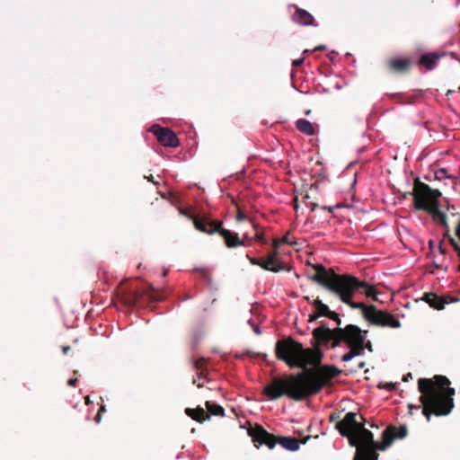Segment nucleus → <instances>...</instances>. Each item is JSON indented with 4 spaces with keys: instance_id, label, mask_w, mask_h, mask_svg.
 <instances>
[{
    "instance_id": "obj_17",
    "label": "nucleus",
    "mask_w": 460,
    "mask_h": 460,
    "mask_svg": "<svg viewBox=\"0 0 460 460\" xmlns=\"http://www.w3.org/2000/svg\"><path fill=\"white\" fill-rule=\"evenodd\" d=\"M192 365L194 368L199 371L197 377L193 378V384H196L199 388L203 387V384L198 383V379L205 378L207 379L208 368H207V359L204 358H199L192 361Z\"/></svg>"
},
{
    "instance_id": "obj_49",
    "label": "nucleus",
    "mask_w": 460,
    "mask_h": 460,
    "mask_svg": "<svg viewBox=\"0 0 460 460\" xmlns=\"http://www.w3.org/2000/svg\"><path fill=\"white\" fill-rule=\"evenodd\" d=\"M310 113H311V111H310V110H308V111H305V114H306V115H309Z\"/></svg>"
},
{
    "instance_id": "obj_21",
    "label": "nucleus",
    "mask_w": 460,
    "mask_h": 460,
    "mask_svg": "<svg viewBox=\"0 0 460 460\" xmlns=\"http://www.w3.org/2000/svg\"><path fill=\"white\" fill-rule=\"evenodd\" d=\"M312 305L314 308V312L320 317H322V316H326L327 317V315L331 312L329 306L327 305L323 304V301L321 299H319V297H317L316 299H314L312 302Z\"/></svg>"
},
{
    "instance_id": "obj_29",
    "label": "nucleus",
    "mask_w": 460,
    "mask_h": 460,
    "mask_svg": "<svg viewBox=\"0 0 460 460\" xmlns=\"http://www.w3.org/2000/svg\"><path fill=\"white\" fill-rule=\"evenodd\" d=\"M267 256H272L274 260H280L279 256V251L278 250H272L268 253Z\"/></svg>"
},
{
    "instance_id": "obj_4",
    "label": "nucleus",
    "mask_w": 460,
    "mask_h": 460,
    "mask_svg": "<svg viewBox=\"0 0 460 460\" xmlns=\"http://www.w3.org/2000/svg\"><path fill=\"white\" fill-rule=\"evenodd\" d=\"M450 380L437 375L433 378H420L418 389L421 394L420 402L422 405V414L429 421L431 415L446 416L454 408V388L449 387Z\"/></svg>"
},
{
    "instance_id": "obj_9",
    "label": "nucleus",
    "mask_w": 460,
    "mask_h": 460,
    "mask_svg": "<svg viewBox=\"0 0 460 460\" xmlns=\"http://www.w3.org/2000/svg\"><path fill=\"white\" fill-rule=\"evenodd\" d=\"M361 311L364 318L373 325L389 328L401 327L400 321L392 314L386 311L377 310L373 305H364Z\"/></svg>"
},
{
    "instance_id": "obj_3",
    "label": "nucleus",
    "mask_w": 460,
    "mask_h": 460,
    "mask_svg": "<svg viewBox=\"0 0 460 460\" xmlns=\"http://www.w3.org/2000/svg\"><path fill=\"white\" fill-rule=\"evenodd\" d=\"M315 270L312 280L317 282L331 293L336 295L342 303L353 309H361L364 303L352 300L356 291L362 289V292L374 301H378V293L366 281H361L349 274H337L332 269L326 270L322 264L313 265Z\"/></svg>"
},
{
    "instance_id": "obj_52",
    "label": "nucleus",
    "mask_w": 460,
    "mask_h": 460,
    "mask_svg": "<svg viewBox=\"0 0 460 460\" xmlns=\"http://www.w3.org/2000/svg\"><path fill=\"white\" fill-rule=\"evenodd\" d=\"M166 275H167V270H165V271L164 272V277H165Z\"/></svg>"
},
{
    "instance_id": "obj_51",
    "label": "nucleus",
    "mask_w": 460,
    "mask_h": 460,
    "mask_svg": "<svg viewBox=\"0 0 460 460\" xmlns=\"http://www.w3.org/2000/svg\"><path fill=\"white\" fill-rule=\"evenodd\" d=\"M305 199H309V195L306 194L305 197H304Z\"/></svg>"
},
{
    "instance_id": "obj_16",
    "label": "nucleus",
    "mask_w": 460,
    "mask_h": 460,
    "mask_svg": "<svg viewBox=\"0 0 460 460\" xmlns=\"http://www.w3.org/2000/svg\"><path fill=\"white\" fill-rule=\"evenodd\" d=\"M293 7L295 8V13L292 15V21L294 22L303 26L317 25L315 23L314 16L306 10L299 8L296 5H293Z\"/></svg>"
},
{
    "instance_id": "obj_19",
    "label": "nucleus",
    "mask_w": 460,
    "mask_h": 460,
    "mask_svg": "<svg viewBox=\"0 0 460 460\" xmlns=\"http://www.w3.org/2000/svg\"><path fill=\"white\" fill-rule=\"evenodd\" d=\"M185 413L192 420L200 423H202L203 421L209 418V414H208L201 407H197L195 409L186 408Z\"/></svg>"
},
{
    "instance_id": "obj_39",
    "label": "nucleus",
    "mask_w": 460,
    "mask_h": 460,
    "mask_svg": "<svg viewBox=\"0 0 460 460\" xmlns=\"http://www.w3.org/2000/svg\"><path fill=\"white\" fill-rule=\"evenodd\" d=\"M106 411V408L104 405H102L98 411V413H101L102 414V412H105Z\"/></svg>"
},
{
    "instance_id": "obj_48",
    "label": "nucleus",
    "mask_w": 460,
    "mask_h": 460,
    "mask_svg": "<svg viewBox=\"0 0 460 460\" xmlns=\"http://www.w3.org/2000/svg\"><path fill=\"white\" fill-rule=\"evenodd\" d=\"M323 208H324V209H328L330 212H332V208H326V207H324Z\"/></svg>"
},
{
    "instance_id": "obj_28",
    "label": "nucleus",
    "mask_w": 460,
    "mask_h": 460,
    "mask_svg": "<svg viewBox=\"0 0 460 460\" xmlns=\"http://www.w3.org/2000/svg\"><path fill=\"white\" fill-rule=\"evenodd\" d=\"M282 244L281 241L279 239H274L272 242V250H278L279 246Z\"/></svg>"
},
{
    "instance_id": "obj_33",
    "label": "nucleus",
    "mask_w": 460,
    "mask_h": 460,
    "mask_svg": "<svg viewBox=\"0 0 460 460\" xmlns=\"http://www.w3.org/2000/svg\"><path fill=\"white\" fill-rule=\"evenodd\" d=\"M77 378H70L68 381H67V385H70V386H75L77 383Z\"/></svg>"
},
{
    "instance_id": "obj_23",
    "label": "nucleus",
    "mask_w": 460,
    "mask_h": 460,
    "mask_svg": "<svg viewBox=\"0 0 460 460\" xmlns=\"http://www.w3.org/2000/svg\"><path fill=\"white\" fill-rule=\"evenodd\" d=\"M196 271H199L201 277L206 280H210L211 273L210 270L207 268H197Z\"/></svg>"
},
{
    "instance_id": "obj_12",
    "label": "nucleus",
    "mask_w": 460,
    "mask_h": 460,
    "mask_svg": "<svg viewBox=\"0 0 460 460\" xmlns=\"http://www.w3.org/2000/svg\"><path fill=\"white\" fill-rule=\"evenodd\" d=\"M150 131L156 137L157 141L164 146L177 147L180 145L176 134L169 128H163L160 125H154Z\"/></svg>"
},
{
    "instance_id": "obj_32",
    "label": "nucleus",
    "mask_w": 460,
    "mask_h": 460,
    "mask_svg": "<svg viewBox=\"0 0 460 460\" xmlns=\"http://www.w3.org/2000/svg\"><path fill=\"white\" fill-rule=\"evenodd\" d=\"M365 349H368L369 351L373 350L371 341H367V339L365 340Z\"/></svg>"
},
{
    "instance_id": "obj_1",
    "label": "nucleus",
    "mask_w": 460,
    "mask_h": 460,
    "mask_svg": "<svg viewBox=\"0 0 460 460\" xmlns=\"http://www.w3.org/2000/svg\"><path fill=\"white\" fill-rule=\"evenodd\" d=\"M275 356L289 367L302 368L303 371L272 377L262 390V394L270 401L283 396L296 402L303 401L318 394L341 373L335 366H321L323 355L318 348L305 349L290 336L276 342Z\"/></svg>"
},
{
    "instance_id": "obj_43",
    "label": "nucleus",
    "mask_w": 460,
    "mask_h": 460,
    "mask_svg": "<svg viewBox=\"0 0 460 460\" xmlns=\"http://www.w3.org/2000/svg\"><path fill=\"white\" fill-rule=\"evenodd\" d=\"M146 178L147 179V181H152V182L155 183V181H154V177H153V175L146 176Z\"/></svg>"
},
{
    "instance_id": "obj_27",
    "label": "nucleus",
    "mask_w": 460,
    "mask_h": 460,
    "mask_svg": "<svg viewBox=\"0 0 460 460\" xmlns=\"http://www.w3.org/2000/svg\"><path fill=\"white\" fill-rule=\"evenodd\" d=\"M236 219H237V221H243L245 219H248V217L240 209H238V212H237V215H236Z\"/></svg>"
},
{
    "instance_id": "obj_25",
    "label": "nucleus",
    "mask_w": 460,
    "mask_h": 460,
    "mask_svg": "<svg viewBox=\"0 0 460 460\" xmlns=\"http://www.w3.org/2000/svg\"><path fill=\"white\" fill-rule=\"evenodd\" d=\"M449 243L454 247L455 251L457 252V255L460 256V244L452 236H449Z\"/></svg>"
},
{
    "instance_id": "obj_2",
    "label": "nucleus",
    "mask_w": 460,
    "mask_h": 460,
    "mask_svg": "<svg viewBox=\"0 0 460 460\" xmlns=\"http://www.w3.org/2000/svg\"><path fill=\"white\" fill-rule=\"evenodd\" d=\"M357 416V413L349 411L335 425L340 434L348 438L349 444L357 447L353 460H377L379 455L376 450L384 451L395 439H402L408 435L405 425H390L382 433V442L375 441L373 433L364 426L363 416H359L362 421H358Z\"/></svg>"
},
{
    "instance_id": "obj_20",
    "label": "nucleus",
    "mask_w": 460,
    "mask_h": 460,
    "mask_svg": "<svg viewBox=\"0 0 460 460\" xmlns=\"http://www.w3.org/2000/svg\"><path fill=\"white\" fill-rule=\"evenodd\" d=\"M296 127L300 132H302L307 136H313L315 134L314 126L307 119H297L296 121Z\"/></svg>"
},
{
    "instance_id": "obj_14",
    "label": "nucleus",
    "mask_w": 460,
    "mask_h": 460,
    "mask_svg": "<svg viewBox=\"0 0 460 460\" xmlns=\"http://www.w3.org/2000/svg\"><path fill=\"white\" fill-rule=\"evenodd\" d=\"M422 300L425 301L430 307L436 310H441L445 307V305L456 302L457 298H452L450 296H438L435 293H424Z\"/></svg>"
},
{
    "instance_id": "obj_11",
    "label": "nucleus",
    "mask_w": 460,
    "mask_h": 460,
    "mask_svg": "<svg viewBox=\"0 0 460 460\" xmlns=\"http://www.w3.org/2000/svg\"><path fill=\"white\" fill-rule=\"evenodd\" d=\"M246 257L251 262V264L260 266L261 269L268 271L278 273L280 271L289 270V268L288 267L287 263H285L281 260H274L272 256H266L264 258H254L247 254Z\"/></svg>"
},
{
    "instance_id": "obj_53",
    "label": "nucleus",
    "mask_w": 460,
    "mask_h": 460,
    "mask_svg": "<svg viewBox=\"0 0 460 460\" xmlns=\"http://www.w3.org/2000/svg\"><path fill=\"white\" fill-rule=\"evenodd\" d=\"M86 402H90L89 397H86Z\"/></svg>"
},
{
    "instance_id": "obj_35",
    "label": "nucleus",
    "mask_w": 460,
    "mask_h": 460,
    "mask_svg": "<svg viewBox=\"0 0 460 460\" xmlns=\"http://www.w3.org/2000/svg\"><path fill=\"white\" fill-rule=\"evenodd\" d=\"M282 243H288V235L283 236L281 239H279Z\"/></svg>"
},
{
    "instance_id": "obj_6",
    "label": "nucleus",
    "mask_w": 460,
    "mask_h": 460,
    "mask_svg": "<svg viewBox=\"0 0 460 460\" xmlns=\"http://www.w3.org/2000/svg\"><path fill=\"white\" fill-rule=\"evenodd\" d=\"M336 332L339 336L332 348L338 347L341 342H344L349 348V351L341 357V361L348 362L353 358L364 354L367 331H363L354 324H348L344 328L336 327Z\"/></svg>"
},
{
    "instance_id": "obj_54",
    "label": "nucleus",
    "mask_w": 460,
    "mask_h": 460,
    "mask_svg": "<svg viewBox=\"0 0 460 460\" xmlns=\"http://www.w3.org/2000/svg\"><path fill=\"white\" fill-rule=\"evenodd\" d=\"M458 257L460 258V256H458ZM458 270H459V271H460V264H459Z\"/></svg>"
},
{
    "instance_id": "obj_10",
    "label": "nucleus",
    "mask_w": 460,
    "mask_h": 460,
    "mask_svg": "<svg viewBox=\"0 0 460 460\" xmlns=\"http://www.w3.org/2000/svg\"><path fill=\"white\" fill-rule=\"evenodd\" d=\"M118 296L120 301L128 307L141 304L145 297L149 300H155L150 289H144L140 291L124 288L122 285L119 288Z\"/></svg>"
},
{
    "instance_id": "obj_18",
    "label": "nucleus",
    "mask_w": 460,
    "mask_h": 460,
    "mask_svg": "<svg viewBox=\"0 0 460 460\" xmlns=\"http://www.w3.org/2000/svg\"><path fill=\"white\" fill-rule=\"evenodd\" d=\"M444 56V54H438V53H427L423 54L420 60L419 65L423 66L428 70H432L435 68L438 60Z\"/></svg>"
},
{
    "instance_id": "obj_8",
    "label": "nucleus",
    "mask_w": 460,
    "mask_h": 460,
    "mask_svg": "<svg viewBox=\"0 0 460 460\" xmlns=\"http://www.w3.org/2000/svg\"><path fill=\"white\" fill-rule=\"evenodd\" d=\"M193 224L200 232L212 234L218 233L225 240L226 245L228 248H234L240 245H243V241L240 240L236 233H233L230 230L222 228V222L213 221L208 217H191Z\"/></svg>"
},
{
    "instance_id": "obj_50",
    "label": "nucleus",
    "mask_w": 460,
    "mask_h": 460,
    "mask_svg": "<svg viewBox=\"0 0 460 460\" xmlns=\"http://www.w3.org/2000/svg\"><path fill=\"white\" fill-rule=\"evenodd\" d=\"M311 188H316V183L311 184Z\"/></svg>"
},
{
    "instance_id": "obj_13",
    "label": "nucleus",
    "mask_w": 460,
    "mask_h": 460,
    "mask_svg": "<svg viewBox=\"0 0 460 460\" xmlns=\"http://www.w3.org/2000/svg\"><path fill=\"white\" fill-rule=\"evenodd\" d=\"M338 333L336 328L330 329L324 325L315 328L313 331V337L318 345L332 348V345L338 340Z\"/></svg>"
},
{
    "instance_id": "obj_30",
    "label": "nucleus",
    "mask_w": 460,
    "mask_h": 460,
    "mask_svg": "<svg viewBox=\"0 0 460 460\" xmlns=\"http://www.w3.org/2000/svg\"><path fill=\"white\" fill-rule=\"evenodd\" d=\"M304 58L295 59L292 63L293 66L298 67L304 63Z\"/></svg>"
},
{
    "instance_id": "obj_45",
    "label": "nucleus",
    "mask_w": 460,
    "mask_h": 460,
    "mask_svg": "<svg viewBox=\"0 0 460 460\" xmlns=\"http://www.w3.org/2000/svg\"><path fill=\"white\" fill-rule=\"evenodd\" d=\"M365 366H366V363H365V362H360V363L358 364V367H359V368H363Z\"/></svg>"
},
{
    "instance_id": "obj_42",
    "label": "nucleus",
    "mask_w": 460,
    "mask_h": 460,
    "mask_svg": "<svg viewBox=\"0 0 460 460\" xmlns=\"http://www.w3.org/2000/svg\"><path fill=\"white\" fill-rule=\"evenodd\" d=\"M310 206H311V210H312V211H314V210L317 208V204H316V203H314V202H312V203L310 204Z\"/></svg>"
},
{
    "instance_id": "obj_5",
    "label": "nucleus",
    "mask_w": 460,
    "mask_h": 460,
    "mask_svg": "<svg viewBox=\"0 0 460 460\" xmlns=\"http://www.w3.org/2000/svg\"><path fill=\"white\" fill-rule=\"evenodd\" d=\"M410 194L413 197L415 209L427 212L435 222L447 228V216L439 210L438 198L441 192L438 190L431 189L417 178L414 180L413 190Z\"/></svg>"
},
{
    "instance_id": "obj_41",
    "label": "nucleus",
    "mask_w": 460,
    "mask_h": 460,
    "mask_svg": "<svg viewBox=\"0 0 460 460\" xmlns=\"http://www.w3.org/2000/svg\"><path fill=\"white\" fill-rule=\"evenodd\" d=\"M337 419H339V416L338 415L336 416L334 413L332 414L331 417H330L331 421H333V420H335Z\"/></svg>"
},
{
    "instance_id": "obj_22",
    "label": "nucleus",
    "mask_w": 460,
    "mask_h": 460,
    "mask_svg": "<svg viewBox=\"0 0 460 460\" xmlns=\"http://www.w3.org/2000/svg\"><path fill=\"white\" fill-rule=\"evenodd\" d=\"M206 408L210 415L214 416H224L225 415V410L222 406L214 403L210 401H207L205 402Z\"/></svg>"
},
{
    "instance_id": "obj_36",
    "label": "nucleus",
    "mask_w": 460,
    "mask_h": 460,
    "mask_svg": "<svg viewBox=\"0 0 460 460\" xmlns=\"http://www.w3.org/2000/svg\"><path fill=\"white\" fill-rule=\"evenodd\" d=\"M101 419H102V414L101 413H98L96 414L95 418H94V420L99 423L101 421Z\"/></svg>"
},
{
    "instance_id": "obj_26",
    "label": "nucleus",
    "mask_w": 460,
    "mask_h": 460,
    "mask_svg": "<svg viewBox=\"0 0 460 460\" xmlns=\"http://www.w3.org/2000/svg\"><path fill=\"white\" fill-rule=\"evenodd\" d=\"M255 239L257 242H259L262 244L267 243V240L265 239L263 233H261V232L256 233Z\"/></svg>"
},
{
    "instance_id": "obj_15",
    "label": "nucleus",
    "mask_w": 460,
    "mask_h": 460,
    "mask_svg": "<svg viewBox=\"0 0 460 460\" xmlns=\"http://www.w3.org/2000/svg\"><path fill=\"white\" fill-rule=\"evenodd\" d=\"M411 66V61L406 58H394L387 61V67L391 72L396 74H404L409 72Z\"/></svg>"
},
{
    "instance_id": "obj_7",
    "label": "nucleus",
    "mask_w": 460,
    "mask_h": 460,
    "mask_svg": "<svg viewBox=\"0 0 460 460\" xmlns=\"http://www.w3.org/2000/svg\"><path fill=\"white\" fill-rule=\"evenodd\" d=\"M250 436L252 438L253 443L258 447L259 446L265 445L269 448L272 449L277 443L280 444L285 449L289 451H296L299 448L300 443L305 444L311 436H307L305 439L299 441L296 438L292 437H282L275 436L268 432L261 426L256 425L249 431Z\"/></svg>"
},
{
    "instance_id": "obj_37",
    "label": "nucleus",
    "mask_w": 460,
    "mask_h": 460,
    "mask_svg": "<svg viewBox=\"0 0 460 460\" xmlns=\"http://www.w3.org/2000/svg\"><path fill=\"white\" fill-rule=\"evenodd\" d=\"M323 49H325V46L320 45V46H317L314 50V51H321V50H323Z\"/></svg>"
},
{
    "instance_id": "obj_31",
    "label": "nucleus",
    "mask_w": 460,
    "mask_h": 460,
    "mask_svg": "<svg viewBox=\"0 0 460 460\" xmlns=\"http://www.w3.org/2000/svg\"><path fill=\"white\" fill-rule=\"evenodd\" d=\"M320 316L314 312V314L309 315V322H314L316 321Z\"/></svg>"
},
{
    "instance_id": "obj_34",
    "label": "nucleus",
    "mask_w": 460,
    "mask_h": 460,
    "mask_svg": "<svg viewBox=\"0 0 460 460\" xmlns=\"http://www.w3.org/2000/svg\"><path fill=\"white\" fill-rule=\"evenodd\" d=\"M410 379H412L411 373H408V374L404 375L402 377V381H404V382H408Z\"/></svg>"
},
{
    "instance_id": "obj_46",
    "label": "nucleus",
    "mask_w": 460,
    "mask_h": 460,
    "mask_svg": "<svg viewBox=\"0 0 460 460\" xmlns=\"http://www.w3.org/2000/svg\"><path fill=\"white\" fill-rule=\"evenodd\" d=\"M439 251H440L441 253H445L446 252L441 244L439 245Z\"/></svg>"
},
{
    "instance_id": "obj_40",
    "label": "nucleus",
    "mask_w": 460,
    "mask_h": 460,
    "mask_svg": "<svg viewBox=\"0 0 460 460\" xmlns=\"http://www.w3.org/2000/svg\"><path fill=\"white\" fill-rule=\"evenodd\" d=\"M294 208H295V209H297V208H298L297 197H296V198L294 199Z\"/></svg>"
},
{
    "instance_id": "obj_38",
    "label": "nucleus",
    "mask_w": 460,
    "mask_h": 460,
    "mask_svg": "<svg viewBox=\"0 0 460 460\" xmlns=\"http://www.w3.org/2000/svg\"><path fill=\"white\" fill-rule=\"evenodd\" d=\"M70 346H64L62 350L64 354H67V352L70 350Z\"/></svg>"
},
{
    "instance_id": "obj_47",
    "label": "nucleus",
    "mask_w": 460,
    "mask_h": 460,
    "mask_svg": "<svg viewBox=\"0 0 460 460\" xmlns=\"http://www.w3.org/2000/svg\"><path fill=\"white\" fill-rule=\"evenodd\" d=\"M254 332H255L256 333H258V334H260V333H261V332H260V330H259V328H258V327H256V328L254 329Z\"/></svg>"
},
{
    "instance_id": "obj_44",
    "label": "nucleus",
    "mask_w": 460,
    "mask_h": 460,
    "mask_svg": "<svg viewBox=\"0 0 460 460\" xmlns=\"http://www.w3.org/2000/svg\"><path fill=\"white\" fill-rule=\"evenodd\" d=\"M304 299H305L306 302H308V303H310V304L312 305V302H313V301H311L310 296H304Z\"/></svg>"
},
{
    "instance_id": "obj_24",
    "label": "nucleus",
    "mask_w": 460,
    "mask_h": 460,
    "mask_svg": "<svg viewBox=\"0 0 460 460\" xmlns=\"http://www.w3.org/2000/svg\"><path fill=\"white\" fill-rule=\"evenodd\" d=\"M328 318L335 321L337 324L340 326L341 324V320L339 317V314L333 311H331L329 314L327 315Z\"/></svg>"
}]
</instances>
